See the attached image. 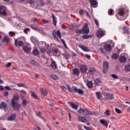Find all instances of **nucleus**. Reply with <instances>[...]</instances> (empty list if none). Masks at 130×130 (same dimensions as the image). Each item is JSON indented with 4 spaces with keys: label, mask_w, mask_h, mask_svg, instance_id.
<instances>
[{
    "label": "nucleus",
    "mask_w": 130,
    "mask_h": 130,
    "mask_svg": "<svg viewBox=\"0 0 130 130\" xmlns=\"http://www.w3.org/2000/svg\"><path fill=\"white\" fill-rule=\"evenodd\" d=\"M5 88L7 90H8V91L11 90V88L9 86H5Z\"/></svg>",
    "instance_id": "62"
},
{
    "label": "nucleus",
    "mask_w": 130,
    "mask_h": 130,
    "mask_svg": "<svg viewBox=\"0 0 130 130\" xmlns=\"http://www.w3.org/2000/svg\"><path fill=\"white\" fill-rule=\"evenodd\" d=\"M74 28H77L80 27V25L76 23H74L71 25Z\"/></svg>",
    "instance_id": "34"
},
{
    "label": "nucleus",
    "mask_w": 130,
    "mask_h": 130,
    "mask_svg": "<svg viewBox=\"0 0 130 130\" xmlns=\"http://www.w3.org/2000/svg\"><path fill=\"white\" fill-rule=\"evenodd\" d=\"M0 109H4L5 111H7L8 110V105L7 104L4 103V102H2L0 103Z\"/></svg>",
    "instance_id": "10"
},
{
    "label": "nucleus",
    "mask_w": 130,
    "mask_h": 130,
    "mask_svg": "<svg viewBox=\"0 0 130 130\" xmlns=\"http://www.w3.org/2000/svg\"><path fill=\"white\" fill-rule=\"evenodd\" d=\"M16 114L14 113L13 114L11 115L9 117L7 118V120L8 121H14L16 118Z\"/></svg>",
    "instance_id": "18"
},
{
    "label": "nucleus",
    "mask_w": 130,
    "mask_h": 130,
    "mask_svg": "<svg viewBox=\"0 0 130 130\" xmlns=\"http://www.w3.org/2000/svg\"><path fill=\"white\" fill-rule=\"evenodd\" d=\"M102 83V81L100 79H95V81L94 82V84L95 85L99 86L101 85Z\"/></svg>",
    "instance_id": "24"
},
{
    "label": "nucleus",
    "mask_w": 130,
    "mask_h": 130,
    "mask_svg": "<svg viewBox=\"0 0 130 130\" xmlns=\"http://www.w3.org/2000/svg\"><path fill=\"white\" fill-rule=\"evenodd\" d=\"M4 42L9 43L10 42V38L8 37H4Z\"/></svg>",
    "instance_id": "41"
},
{
    "label": "nucleus",
    "mask_w": 130,
    "mask_h": 130,
    "mask_svg": "<svg viewBox=\"0 0 130 130\" xmlns=\"http://www.w3.org/2000/svg\"><path fill=\"white\" fill-rule=\"evenodd\" d=\"M106 96L108 100H112L113 98V95L110 93H106Z\"/></svg>",
    "instance_id": "22"
},
{
    "label": "nucleus",
    "mask_w": 130,
    "mask_h": 130,
    "mask_svg": "<svg viewBox=\"0 0 130 130\" xmlns=\"http://www.w3.org/2000/svg\"><path fill=\"white\" fill-rule=\"evenodd\" d=\"M79 48H81L84 52H90V50L87 46L81 45H79Z\"/></svg>",
    "instance_id": "11"
},
{
    "label": "nucleus",
    "mask_w": 130,
    "mask_h": 130,
    "mask_svg": "<svg viewBox=\"0 0 130 130\" xmlns=\"http://www.w3.org/2000/svg\"><path fill=\"white\" fill-rule=\"evenodd\" d=\"M113 12V9H110L109 12H108V14L110 16L112 15Z\"/></svg>",
    "instance_id": "53"
},
{
    "label": "nucleus",
    "mask_w": 130,
    "mask_h": 130,
    "mask_svg": "<svg viewBox=\"0 0 130 130\" xmlns=\"http://www.w3.org/2000/svg\"><path fill=\"white\" fill-rule=\"evenodd\" d=\"M82 30L83 34H88L89 32V29L88 28V24L85 23L84 24Z\"/></svg>",
    "instance_id": "7"
},
{
    "label": "nucleus",
    "mask_w": 130,
    "mask_h": 130,
    "mask_svg": "<svg viewBox=\"0 0 130 130\" xmlns=\"http://www.w3.org/2000/svg\"><path fill=\"white\" fill-rule=\"evenodd\" d=\"M124 69L126 71L129 72L130 71V64H126L125 66Z\"/></svg>",
    "instance_id": "38"
},
{
    "label": "nucleus",
    "mask_w": 130,
    "mask_h": 130,
    "mask_svg": "<svg viewBox=\"0 0 130 130\" xmlns=\"http://www.w3.org/2000/svg\"><path fill=\"white\" fill-rule=\"evenodd\" d=\"M52 51L54 54H57L58 53V50L56 48H52Z\"/></svg>",
    "instance_id": "40"
},
{
    "label": "nucleus",
    "mask_w": 130,
    "mask_h": 130,
    "mask_svg": "<svg viewBox=\"0 0 130 130\" xmlns=\"http://www.w3.org/2000/svg\"><path fill=\"white\" fill-rule=\"evenodd\" d=\"M127 59H126V57L125 56H121L120 58V61L121 62H124L126 61Z\"/></svg>",
    "instance_id": "33"
},
{
    "label": "nucleus",
    "mask_w": 130,
    "mask_h": 130,
    "mask_svg": "<svg viewBox=\"0 0 130 130\" xmlns=\"http://www.w3.org/2000/svg\"><path fill=\"white\" fill-rule=\"evenodd\" d=\"M106 115H109L110 114V111H106L104 112Z\"/></svg>",
    "instance_id": "60"
},
{
    "label": "nucleus",
    "mask_w": 130,
    "mask_h": 130,
    "mask_svg": "<svg viewBox=\"0 0 130 130\" xmlns=\"http://www.w3.org/2000/svg\"><path fill=\"white\" fill-rule=\"evenodd\" d=\"M84 128H85L86 130H91L90 127L86 126L85 125H84Z\"/></svg>",
    "instance_id": "61"
},
{
    "label": "nucleus",
    "mask_w": 130,
    "mask_h": 130,
    "mask_svg": "<svg viewBox=\"0 0 130 130\" xmlns=\"http://www.w3.org/2000/svg\"><path fill=\"white\" fill-rule=\"evenodd\" d=\"M68 88L70 92H72V91L74 92V93H78L79 94H82L84 93L83 90L80 88H78L76 86H74L72 88L70 86H68Z\"/></svg>",
    "instance_id": "1"
},
{
    "label": "nucleus",
    "mask_w": 130,
    "mask_h": 130,
    "mask_svg": "<svg viewBox=\"0 0 130 130\" xmlns=\"http://www.w3.org/2000/svg\"><path fill=\"white\" fill-rule=\"evenodd\" d=\"M89 72L90 74H93L95 73V69L93 68H90Z\"/></svg>",
    "instance_id": "42"
},
{
    "label": "nucleus",
    "mask_w": 130,
    "mask_h": 130,
    "mask_svg": "<svg viewBox=\"0 0 130 130\" xmlns=\"http://www.w3.org/2000/svg\"><path fill=\"white\" fill-rule=\"evenodd\" d=\"M104 48L106 51L110 52L112 50V47H111V45L107 44L104 46Z\"/></svg>",
    "instance_id": "17"
},
{
    "label": "nucleus",
    "mask_w": 130,
    "mask_h": 130,
    "mask_svg": "<svg viewBox=\"0 0 130 130\" xmlns=\"http://www.w3.org/2000/svg\"><path fill=\"white\" fill-rule=\"evenodd\" d=\"M30 63L34 66H38L39 65L38 63L36 62L35 60H31L30 61Z\"/></svg>",
    "instance_id": "47"
},
{
    "label": "nucleus",
    "mask_w": 130,
    "mask_h": 130,
    "mask_svg": "<svg viewBox=\"0 0 130 130\" xmlns=\"http://www.w3.org/2000/svg\"><path fill=\"white\" fill-rule=\"evenodd\" d=\"M52 17L53 18V24L54 26H56L57 24V19L55 15L54 14H52Z\"/></svg>",
    "instance_id": "19"
},
{
    "label": "nucleus",
    "mask_w": 130,
    "mask_h": 130,
    "mask_svg": "<svg viewBox=\"0 0 130 130\" xmlns=\"http://www.w3.org/2000/svg\"><path fill=\"white\" fill-rule=\"evenodd\" d=\"M46 43L45 42H40L38 44V48L41 51V53H45L46 52V49L43 47V46H45L46 45Z\"/></svg>",
    "instance_id": "2"
},
{
    "label": "nucleus",
    "mask_w": 130,
    "mask_h": 130,
    "mask_svg": "<svg viewBox=\"0 0 130 130\" xmlns=\"http://www.w3.org/2000/svg\"><path fill=\"white\" fill-rule=\"evenodd\" d=\"M90 3L93 6H96L97 5V2L95 0H90Z\"/></svg>",
    "instance_id": "35"
},
{
    "label": "nucleus",
    "mask_w": 130,
    "mask_h": 130,
    "mask_svg": "<svg viewBox=\"0 0 130 130\" xmlns=\"http://www.w3.org/2000/svg\"><path fill=\"white\" fill-rule=\"evenodd\" d=\"M28 3L30 4V5H34L35 3V2L34 0H29L28 1Z\"/></svg>",
    "instance_id": "51"
},
{
    "label": "nucleus",
    "mask_w": 130,
    "mask_h": 130,
    "mask_svg": "<svg viewBox=\"0 0 130 130\" xmlns=\"http://www.w3.org/2000/svg\"><path fill=\"white\" fill-rule=\"evenodd\" d=\"M32 53H34V55H39L40 54V52L37 49H35L32 50Z\"/></svg>",
    "instance_id": "32"
},
{
    "label": "nucleus",
    "mask_w": 130,
    "mask_h": 130,
    "mask_svg": "<svg viewBox=\"0 0 130 130\" xmlns=\"http://www.w3.org/2000/svg\"><path fill=\"white\" fill-rule=\"evenodd\" d=\"M82 37L84 39H87L90 38V36L88 35H83L82 36Z\"/></svg>",
    "instance_id": "46"
},
{
    "label": "nucleus",
    "mask_w": 130,
    "mask_h": 130,
    "mask_svg": "<svg viewBox=\"0 0 130 130\" xmlns=\"http://www.w3.org/2000/svg\"><path fill=\"white\" fill-rule=\"evenodd\" d=\"M61 41L63 45H64V47H65V48H66V49H68V47L65 43L64 40L63 39H61Z\"/></svg>",
    "instance_id": "43"
},
{
    "label": "nucleus",
    "mask_w": 130,
    "mask_h": 130,
    "mask_svg": "<svg viewBox=\"0 0 130 130\" xmlns=\"http://www.w3.org/2000/svg\"><path fill=\"white\" fill-rule=\"evenodd\" d=\"M40 90L44 95H46L47 94V91L46 88H40Z\"/></svg>",
    "instance_id": "25"
},
{
    "label": "nucleus",
    "mask_w": 130,
    "mask_h": 130,
    "mask_svg": "<svg viewBox=\"0 0 130 130\" xmlns=\"http://www.w3.org/2000/svg\"><path fill=\"white\" fill-rule=\"evenodd\" d=\"M81 71L83 73H86L87 72V67L85 65H82L80 67Z\"/></svg>",
    "instance_id": "20"
},
{
    "label": "nucleus",
    "mask_w": 130,
    "mask_h": 130,
    "mask_svg": "<svg viewBox=\"0 0 130 130\" xmlns=\"http://www.w3.org/2000/svg\"><path fill=\"white\" fill-rule=\"evenodd\" d=\"M115 111L116 113H117L118 114H120L121 113V110H119L118 109H115Z\"/></svg>",
    "instance_id": "57"
},
{
    "label": "nucleus",
    "mask_w": 130,
    "mask_h": 130,
    "mask_svg": "<svg viewBox=\"0 0 130 130\" xmlns=\"http://www.w3.org/2000/svg\"><path fill=\"white\" fill-rule=\"evenodd\" d=\"M100 122L102 125H104L106 128H107L108 127V123L110 122V121L107 120L106 119L103 118L100 119Z\"/></svg>",
    "instance_id": "5"
},
{
    "label": "nucleus",
    "mask_w": 130,
    "mask_h": 130,
    "mask_svg": "<svg viewBox=\"0 0 130 130\" xmlns=\"http://www.w3.org/2000/svg\"><path fill=\"white\" fill-rule=\"evenodd\" d=\"M94 23H95V25H96L97 27H99V23L97 19H94Z\"/></svg>",
    "instance_id": "59"
},
{
    "label": "nucleus",
    "mask_w": 130,
    "mask_h": 130,
    "mask_svg": "<svg viewBox=\"0 0 130 130\" xmlns=\"http://www.w3.org/2000/svg\"><path fill=\"white\" fill-rule=\"evenodd\" d=\"M109 63L106 61L103 63V67H104L105 71H107L109 70Z\"/></svg>",
    "instance_id": "16"
},
{
    "label": "nucleus",
    "mask_w": 130,
    "mask_h": 130,
    "mask_svg": "<svg viewBox=\"0 0 130 130\" xmlns=\"http://www.w3.org/2000/svg\"><path fill=\"white\" fill-rule=\"evenodd\" d=\"M51 78L54 80H57L58 79V77L57 75H56L55 74H53V75H51Z\"/></svg>",
    "instance_id": "36"
},
{
    "label": "nucleus",
    "mask_w": 130,
    "mask_h": 130,
    "mask_svg": "<svg viewBox=\"0 0 130 130\" xmlns=\"http://www.w3.org/2000/svg\"><path fill=\"white\" fill-rule=\"evenodd\" d=\"M15 45L16 47L23 46V42L22 41L20 40V39L18 38L17 39L15 40Z\"/></svg>",
    "instance_id": "6"
},
{
    "label": "nucleus",
    "mask_w": 130,
    "mask_h": 130,
    "mask_svg": "<svg viewBox=\"0 0 130 130\" xmlns=\"http://www.w3.org/2000/svg\"><path fill=\"white\" fill-rule=\"evenodd\" d=\"M123 30H124V31L125 33H126V34H128L129 33V30H128V28L127 27H125L124 28V29H123Z\"/></svg>",
    "instance_id": "44"
},
{
    "label": "nucleus",
    "mask_w": 130,
    "mask_h": 130,
    "mask_svg": "<svg viewBox=\"0 0 130 130\" xmlns=\"http://www.w3.org/2000/svg\"><path fill=\"white\" fill-rule=\"evenodd\" d=\"M19 87H25V85L24 84L19 83L18 84Z\"/></svg>",
    "instance_id": "55"
},
{
    "label": "nucleus",
    "mask_w": 130,
    "mask_h": 130,
    "mask_svg": "<svg viewBox=\"0 0 130 130\" xmlns=\"http://www.w3.org/2000/svg\"><path fill=\"white\" fill-rule=\"evenodd\" d=\"M98 37H102L105 35V32L102 30H99L96 32Z\"/></svg>",
    "instance_id": "15"
},
{
    "label": "nucleus",
    "mask_w": 130,
    "mask_h": 130,
    "mask_svg": "<svg viewBox=\"0 0 130 130\" xmlns=\"http://www.w3.org/2000/svg\"><path fill=\"white\" fill-rule=\"evenodd\" d=\"M9 95V92L8 91H5L4 92V96H7Z\"/></svg>",
    "instance_id": "64"
},
{
    "label": "nucleus",
    "mask_w": 130,
    "mask_h": 130,
    "mask_svg": "<svg viewBox=\"0 0 130 130\" xmlns=\"http://www.w3.org/2000/svg\"><path fill=\"white\" fill-rule=\"evenodd\" d=\"M111 77H112V78H114L115 79H118V76L115 74L111 75Z\"/></svg>",
    "instance_id": "56"
},
{
    "label": "nucleus",
    "mask_w": 130,
    "mask_h": 130,
    "mask_svg": "<svg viewBox=\"0 0 130 130\" xmlns=\"http://www.w3.org/2000/svg\"><path fill=\"white\" fill-rule=\"evenodd\" d=\"M22 105L23 107H25L27 104V102H26V100L24 99V98L23 96H22Z\"/></svg>",
    "instance_id": "30"
},
{
    "label": "nucleus",
    "mask_w": 130,
    "mask_h": 130,
    "mask_svg": "<svg viewBox=\"0 0 130 130\" xmlns=\"http://www.w3.org/2000/svg\"><path fill=\"white\" fill-rule=\"evenodd\" d=\"M78 112L79 113H80L81 114L83 115H90L92 114V112L90 111H88V110L86 109H79L78 111Z\"/></svg>",
    "instance_id": "4"
},
{
    "label": "nucleus",
    "mask_w": 130,
    "mask_h": 130,
    "mask_svg": "<svg viewBox=\"0 0 130 130\" xmlns=\"http://www.w3.org/2000/svg\"><path fill=\"white\" fill-rule=\"evenodd\" d=\"M95 93L96 94L98 99L99 100H101V91H98Z\"/></svg>",
    "instance_id": "37"
},
{
    "label": "nucleus",
    "mask_w": 130,
    "mask_h": 130,
    "mask_svg": "<svg viewBox=\"0 0 130 130\" xmlns=\"http://www.w3.org/2000/svg\"><path fill=\"white\" fill-rule=\"evenodd\" d=\"M69 105L71 107L76 110H77L79 107V104H75L74 103H70Z\"/></svg>",
    "instance_id": "12"
},
{
    "label": "nucleus",
    "mask_w": 130,
    "mask_h": 130,
    "mask_svg": "<svg viewBox=\"0 0 130 130\" xmlns=\"http://www.w3.org/2000/svg\"><path fill=\"white\" fill-rule=\"evenodd\" d=\"M84 13V11H83V10H81L79 11V15H80L81 16H82Z\"/></svg>",
    "instance_id": "58"
},
{
    "label": "nucleus",
    "mask_w": 130,
    "mask_h": 130,
    "mask_svg": "<svg viewBox=\"0 0 130 130\" xmlns=\"http://www.w3.org/2000/svg\"><path fill=\"white\" fill-rule=\"evenodd\" d=\"M112 58L113 59H115V60H116V59H117V58H118V54H117V53H113V54L112 55Z\"/></svg>",
    "instance_id": "39"
},
{
    "label": "nucleus",
    "mask_w": 130,
    "mask_h": 130,
    "mask_svg": "<svg viewBox=\"0 0 130 130\" xmlns=\"http://www.w3.org/2000/svg\"><path fill=\"white\" fill-rule=\"evenodd\" d=\"M51 67L53 69H55L57 68V64L56 63V62L54 60H53L52 62L51 63Z\"/></svg>",
    "instance_id": "26"
},
{
    "label": "nucleus",
    "mask_w": 130,
    "mask_h": 130,
    "mask_svg": "<svg viewBox=\"0 0 130 130\" xmlns=\"http://www.w3.org/2000/svg\"><path fill=\"white\" fill-rule=\"evenodd\" d=\"M31 28L34 29L38 30H43V28H42L39 29L38 25H37L36 24H32V25H31Z\"/></svg>",
    "instance_id": "21"
},
{
    "label": "nucleus",
    "mask_w": 130,
    "mask_h": 130,
    "mask_svg": "<svg viewBox=\"0 0 130 130\" xmlns=\"http://www.w3.org/2000/svg\"><path fill=\"white\" fill-rule=\"evenodd\" d=\"M64 57H65L66 58H69L70 57V55L69 53H64Z\"/></svg>",
    "instance_id": "48"
},
{
    "label": "nucleus",
    "mask_w": 130,
    "mask_h": 130,
    "mask_svg": "<svg viewBox=\"0 0 130 130\" xmlns=\"http://www.w3.org/2000/svg\"><path fill=\"white\" fill-rule=\"evenodd\" d=\"M118 15L119 16L122 17L124 15V11H123V10L120 9L119 10V12L118 13Z\"/></svg>",
    "instance_id": "27"
},
{
    "label": "nucleus",
    "mask_w": 130,
    "mask_h": 130,
    "mask_svg": "<svg viewBox=\"0 0 130 130\" xmlns=\"http://www.w3.org/2000/svg\"><path fill=\"white\" fill-rule=\"evenodd\" d=\"M57 32L56 30H53L52 31V35L55 41H59L58 38L57 37Z\"/></svg>",
    "instance_id": "14"
},
{
    "label": "nucleus",
    "mask_w": 130,
    "mask_h": 130,
    "mask_svg": "<svg viewBox=\"0 0 130 130\" xmlns=\"http://www.w3.org/2000/svg\"><path fill=\"white\" fill-rule=\"evenodd\" d=\"M9 35H10L12 37H13L14 36H15L16 34L14 31H9Z\"/></svg>",
    "instance_id": "52"
},
{
    "label": "nucleus",
    "mask_w": 130,
    "mask_h": 130,
    "mask_svg": "<svg viewBox=\"0 0 130 130\" xmlns=\"http://www.w3.org/2000/svg\"><path fill=\"white\" fill-rule=\"evenodd\" d=\"M73 74L75 76H78L79 74V71L78 69H75L73 70Z\"/></svg>",
    "instance_id": "31"
},
{
    "label": "nucleus",
    "mask_w": 130,
    "mask_h": 130,
    "mask_svg": "<svg viewBox=\"0 0 130 130\" xmlns=\"http://www.w3.org/2000/svg\"><path fill=\"white\" fill-rule=\"evenodd\" d=\"M100 50L102 54H106V52H105L104 49L102 47L100 48Z\"/></svg>",
    "instance_id": "49"
},
{
    "label": "nucleus",
    "mask_w": 130,
    "mask_h": 130,
    "mask_svg": "<svg viewBox=\"0 0 130 130\" xmlns=\"http://www.w3.org/2000/svg\"><path fill=\"white\" fill-rule=\"evenodd\" d=\"M19 100V96L17 94L14 95L11 101L12 107H15V103Z\"/></svg>",
    "instance_id": "8"
},
{
    "label": "nucleus",
    "mask_w": 130,
    "mask_h": 130,
    "mask_svg": "<svg viewBox=\"0 0 130 130\" xmlns=\"http://www.w3.org/2000/svg\"><path fill=\"white\" fill-rule=\"evenodd\" d=\"M6 15V8L4 6L0 7V15Z\"/></svg>",
    "instance_id": "13"
},
{
    "label": "nucleus",
    "mask_w": 130,
    "mask_h": 130,
    "mask_svg": "<svg viewBox=\"0 0 130 130\" xmlns=\"http://www.w3.org/2000/svg\"><path fill=\"white\" fill-rule=\"evenodd\" d=\"M31 92V96L34 98L35 99L39 100V98L37 95L35 94L34 92L30 91Z\"/></svg>",
    "instance_id": "29"
},
{
    "label": "nucleus",
    "mask_w": 130,
    "mask_h": 130,
    "mask_svg": "<svg viewBox=\"0 0 130 130\" xmlns=\"http://www.w3.org/2000/svg\"><path fill=\"white\" fill-rule=\"evenodd\" d=\"M57 36L60 38V39H61L62 38V35H61V33L60 32L59 30H58L57 31Z\"/></svg>",
    "instance_id": "45"
},
{
    "label": "nucleus",
    "mask_w": 130,
    "mask_h": 130,
    "mask_svg": "<svg viewBox=\"0 0 130 130\" xmlns=\"http://www.w3.org/2000/svg\"><path fill=\"white\" fill-rule=\"evenodd\" d=\"M28 32H30V28H25L24 29V32L27 34Z\"/></svg>",
    "instance_id": "50"
},
{
    "label": "nucleus",
    "mask_w": 130,
    "mask_h": 130,
    "mask_svg": "<svg viewBox=\"0 0 130 130\" xmlns=\"http://www.w3.org/2000/svg\"><path fill=\"white\" fill-rule=\"evenodd\" d=\"M12 107L15 109H16V110H19V109L21 107V105L20 104H18V103H14V107L12 106Z\"/></svg>",
    "instance_id": "23"
},
{
    "label": "nucleus",
    "mask_w": 130,
    "mask_h": 130,
    "mask_svg": "<svg viewBox=\"0 0 130 130\" xmlns=\"http://www.w3.org/2000/svg\"><path fill=\"white\" fill-rule=\"evenodd\" d=\"M110 119H111V120H112V121H113L114 122L115 121V118L114 117H110Z\"/></svg>",
    "instance_id": "63"
},
{
    "label": "nucleus",
    "mask_w": 130,
    "mask_h": 130,
    "mask_svg": "<svg viewBox=\"0 0 130 130\" xmlns=\"http://www.w3.org/2000/svg\"><path fill=\"white\" fill-rule=\"evenodd\" d=\"M23 52L26 54H29L31 51V47L30 45L24 46L22 48Z\"/></svg>",
    "instance_id": "3"
},
{
    "label": "nucleus",
    "mask_w": 130,
    "mask_h": 130,
    "mask_svg": "<svg viewBox=\"0 0 130 130\" xmlns=\"http://www.w3.org/2000/svg\"><path fill=\"white\" fill-rule=\"evenodd\" d=\"M78 121L83 123L88 122V120L86 117L79 116L78 117Z\"/></svg>",
    "instance_id": "9"
},
{
    "label": "nucleus",
    "mask_w": 130,
    "mask_h": 130,
    "mask_svg": "<svg viewBox=\"0 0 130 130\" xmlns=\"http://www.w3.org/2000/svg\"><path fill=\"white\" fill-rule=\"evenodd\" d=\"M87 86L89 88H92L93 87V82L92 81H87Z\"/></svg>",
    "instance_id": "28"
},
{
    "label": "nucleus",
    "mask_w": 130,
    "mask_h": 130,
    "mask_svg": "<svg viewBox=\"0 0 130 130\" xmlns=\"http://www.w3.org/2000/svg\"><path fill=\"white\" fill-rule=\"evenodd\" d=\"M76 32L77 34H83V30H82V29H77L76 30Z\"/></svg>",
    "instance_id": "54"
}]
</instances>
